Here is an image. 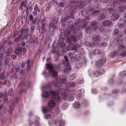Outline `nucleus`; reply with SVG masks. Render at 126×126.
Here are the masks:
<instances>
[{
    "instance_id": "nucleus-24",
    "label": "nucleus",
    "mask_w": 126,
    "mask_h": 126,
    "mask_svg": "<svg viewBox=\"0 0 126 126\" xmlns=\"http://www.w3.org/2000/svg\"><path fill=\"white\" fill-rule=\"evenodd\" d=\"M60 47H58V46H57L53 48V53H57L59 51L60 49Z\"/></svg>"
},
{
    "instance_id": "nucleus-25",
    "label": "nucleus",
    "mask_w": 126,
    "mask_h": 126,
    "mask_svg": "<svg viewBox=\"0 0 126 126\" xmlns=\"http://www.w3.org/2000/svg\"><path fill=\"white\" fill-rule=\"evenodd\" d=\"M76 83L72 82H67L66 83V85L69 87H74Z\"/></svg>"
},
{
    "instance_id": "nucleus-56",
    "label": "nucleus",
    "mask_w": 126,
    "mask_h": 126,
    "mask_svg": "<svg viewBox=\"0 0 126 126\" xmlns=\"http://www.w3.org/2000/svg\"><path fill=\"white\" fill-rule=\"evenodd\" d=\"M120 55L122 56H124L126 55V51L125 50L124 52H123L120 53Z\"/></svg>"
},
{
    "instance_id": "nucleus-54",
    "label": "nucleus",
    "mask_w": 126,
    "mask_h": 126,
    "mask_svg": "<svg viewBox=\"0 0 126 126\" xmlns=\"http://www.w3.org/2000/svg\"><path fill=\"white\" fill-rule=\"evenodd\" d=\"M59 4L62 7H64L65 6V4L62 1H61L59 3Z\"/></svg>"
},
{
    "instance_id": "nucleus-2",
    "label": "nucleus",
    "mask_w": 126,
    "mask_h": 126,
    "mask_svg": "<svg viewBox=\"0 0 126 126\" xmlns=\"http://www.w3.org/2000/svg\"><path fill=\"white\" fill-rule=\"evenodd\" d=\"M47 68L49 69L50 72V74L52 76V77H56L58 75V72L54 70V68L51 64L49 63L46 64Z\"/></svg>"
},
{
    "instance_id": "nucleus-32",
    "label": "nucleus",
    "mask_w": 126,
    "mask_h": 126,
    "mask_svg": "<svg viewBox=\"0 0 126 126\" xmlns=\"http://www.w3.org/2000/svg\"><path fill=\"white\" fill-rule=\"evenodd\" d=\"M119 31L118 29H114L113 32V33L115 35H116L119 33Z\"/></svg>"
},
{
    "instance_id": "nucleus-31",
    "label": "nucleus",
    "mask_w": 126,
    "mask_h": 126,
    "mask_svg": "<svg viewBox=\"0 0 126 126\" xmlns=\"http://www.w3.org/2000/svg\"><path fill=\"white\" fill-rule=\"evenodd\" d=\"M49 94V93H48L47 92H43L42 96L43 97L47 98L48 97Z\"/></svg>"
},
{
    "instance_id": "nucleus-14",
    "label": "nucleus",
    "mask_w": 126,
    "mask_h": 126,
    "mask_svg": "<svg viewBox=\"0 0 126 126\" xmlns=\"http://www.w3.org/2000/svg\"><path fill=\"white\" fill-rule=\"evenodd\" d=\"M85 29L87 33L90 34L92 32L93 30L94 29L93 27L90 26H87L85 27Z\"/></svg>"
},
{
    "instance_id": "nucleus-16",
    "label": "nucleus",
    "mask_w": 126,
    "mask_h": 126,
    "mask_svg": "<svg viewBox=\"0 0 126 126\" xmlns=\"http://www.w3.org/2000/svg\"><path fill=\"white\" fill-rule=\"evenodd\" d=\"M126 48L122 44H120L118 46L117 48V50L121 52V53L124 52L126 50Z\"/></svg>"
},
{
    "instance_id": "nucleus-44",
    "label": "nucleus",
    "mask_w": 126,
    "mask_h": 126,
    "mask_svg": "<svg viewBox=\"0 0 126 126\" xmlns=\"http://www.w3.org/2000/svg\"><path fill=\"white\" fill-rule=\"evenodd\" d=\"M60 81L61 83H65L66 84L67 82L66 81V79H61L60 80Z\"/></svg>"
},
{
    "instance_id": "nucleus-45",
    "label": "nucleus",
    "mask_w": 126,
    "mask_h": 126,
    "mask_svg": "<svg viewBox=\"0 0 126 126\" xmlns=\"http://www.w3.org/2000/svg\"><path fill=\"white\" fill-rule=\"evenodd\" d=\"M76 67L78 68H80L82 66V64L81 63H76Z\"/></svg>"
},
{
    "instance_id": "nucleus-64",
    "label": "nucleus",
    "mask_w": 126,
    "mask_h": 126,
    "mask_svg": "<svg viewBox=\"0 0 126 126\" xmlns=\"http://www.w3.org/2000/svg\"><path fill=\"white\" fill-rule=\"evenodd\" d=\"M13 60H14L16 59V56L14 55H12L11 56Z\"/></svg>"
},
{
    "instance_id": "nucleus-28",
    "label": "nucleus",
    "mask_w": 126,
    "mask_h": 126,
    "mask_svg": "<svg viewBox=\"0 0 126 126\" xmlns=\"http://www.w3.org/2000/svg\"><path fill=\"white\" fill-rule=\"evenodd\" d=\"M93 39H100V37L98 35H94L92 37Z\"/></svg>"
},
{
    "instance_id": "nucleus-20",
    "label": "nucleus",
    "mask_w": 126,
    "mask_h": 126,
    "mask_svg": "<svg viewBox=\"0 0 126 126\" xmlns=\"http://www.w3.org/2000/svg\"><path fill=\"white\" fill-rule=\"evenodd\" d=\"M74 45L73 44H70L67 47V48L68 50L71 51L74 50Z\"/></svg>"
},
{
    "instance_id": "nucleus-38",
    "label": "nucleus",
    "mask_w": 126,
    "mask_h": 126,
    "mask_svg": "<svg viewBox=\"0 0 126 126\" xmlns=\"http://www.w3.org/2000/svg\"><path fill=\"white\" fill-rule=\"evenodd\" d=\"M13 88H11L9 89L8 91V94L10 96H12L13 95Z\"/></svg>"
},
{
    "instance_id": "nucleus-10",
    "label": "nucleus",
    "mask_w": 126,
    "mask_h": 126,
    "mask_svg": "<svg viewBox=\"0 0 126 126\" xmlns=\"http://www.w3.org/2000/svg\"><path fill=\"white\" fill-rule=\"evenodd\" d=\"M106 14L104 13H102L99 14L98 18V19L99 20H102L107 18Z\"/></svg>"
},
{
    "instance_id": "nucleus-42",
    "label": "nucleus",
    "mask_w": 126,
    "mask_h": 126,
    "mask_svg": "<svg viewBox=\"0 0 126 126\" xmlns=\"http://www.w3.org/2000/svg\"><path fill=\"white\" fill-rule=\"evenodd\" d=\"M64 35H65L66 36H68L70 33V32L69 31H68L66 29V30H65V31L64 32Z\"/></svg>"
},
{
    "instance_id": "nucleus-13",
    "label": "nucleus",
    "mask_w": 126,
    "mask_h": 126,
    "mask_svg": "<svg viewBox=\"0 0 126 126\" xmlns=\"http://www.w3.org/2000/svg\"><path fill=\"white\" fill-rule=\"evenodd\" d=\"M56 105L55 100L53 99L49 100L48 103V106L50 108H53Z\"/></svg>"
},
{
    "instance_id": "nucleus-34",
    "label": "nucleus",
    "mask_w": 126,
    "mask_h": 126,
    "mask_svg": "<svg viewBox=\"0 0 126 126\" xmlns=\"http://www.w3.org/2000/svg\"><path fill=\"white\" fill-rule=\"evenodd\" d=\"M50 87L49 85H46L42 88V89L43 91L45 90V89L46 90L50 89Z\"/></svg>"
},
{
    "instance_id": "nucleus-58",
    "label": "nucleus",
    "mask_w": 126,
    "mask_h": 126,
    "mask_svg": "<svg viewBox=\"0 0 126 126\" xmlns=\"http://www.w3.org/2000/svg\"><path fill=\"white\" fill-rule=\"evenodd\" d=\"M94 75L95 77H97L99 75V72H95L94 73Z\"/></svg>"
},
{
    "instance_id": "nucleus-49",
    "label": "nucleus",
    "mask_w": 126,
    "mask_h": 126,
    "mask_svg": "<svg viewBox=\"0 0 126 126\" xmlns=\"http://www.w3.org/2000/svg\"><path fill=\"white\" fill-rule=\"evenodd\" d=\"M34 10L35 11L38 12H39L40 11V9L38 8L37 5H35V7L34 8Z\"/></svg>"
},
{
    "instance_id": "nucleus-30",
    "label": "nucleus",
    "mask_w": 126,
    "mask_h": 126,
    "mask_svg": "<svg viewBox=\"0 0 126 126\" xmlns=\"http://www.w3.org/2000/svg\"><path fill=\"white\" fill-rule=\"evenodd\" d=\"M82 21V20L80 21V19L78 18L75 20L74 23L75 24L77 25L79 23H81Z\"/></svg>"
},
{
    "instance_id": "nucleus-40",
    "label": "nucleus",
    "mask_w": 126,
    "mask_h": 126,
    "mask_svg": "<svg viewBox=\"0 0 126 126\" xmlns=\"http://www.w3.org/2000/svg\"><path fill=\"white\" fill-rule=\"evenodd\" d=\"M84 81L83 79H81L78 80V84H80L82 83Z\"/></svg>"
},
{
    "instance_id": "nucleus-3",
    "label": "nucleus",
    "mask_w": 126,
    "mask_h": 126,
    "mask_svg": "<svg viewBox=\"0 0 126 126\" xmlns=\"http://www.w3.org/2000/svg\"><path fill=\"white\" fill-rule=\"evenodd\" d=\"M106 59L104 57L99 58L96 61V65L97 67H100L106 62Z\"/></svg>"
},
{
    "instance_id": "nucleus-55",
    "label": "nucleus",
    "mask_w": 126,
    "mask_h": 126,
    "mask_svg": "<svg viewBox=\"0 0 126 126\" xmlns=\"http://www.w3.org/2000/svg\"><path fill=\"white\" fill-rule=\"evenodd\" d=\"M53 85L55 87H57L58 86V85L57 84V81H56V82L55 81H54L53 82Z\"/></svg>"
},
{
    "instance_id": "nucleus-37",
    "label": "nucleus",
    "mask_w": 126,
    "mask_h": 126,
    "mask_svg": "<svg viewBox=\"0 0 126 126\" xmlns=\"http://www.w3.org/2000/svg\"><path fill=\"white\" fill-rule=\"evenodd\" d=\"M34 26H32L31 28V31L30 32V35H31L34 31Z\"/></svg>"
},
{
    "instance_id": "nucleus-48",
    "label": "nucleus",
    "mask_w": 126,
    "mask_h": 126,
    "mask_svg": "<svg viewBox=\"0 0 126 126\" xmlns=\"http://www.w3.org/2000/svg\"><path fill=\"white\" fill-rule=\"evenodd\" d=\"M50 94L51 95H52L54 96L56 95L57 94V93H55L53 91H50Z\"/></svg>"
},
{
    "instance_id": "nucleus-11",
    "label": "nucleus",
    "mask_w": 126,
    "mask_h": 126,
    "mask_svg": "<svg viewBox=\"0 0 126 126\" xmlns=\"http://www.w3.org/2000/svg\"><path fill=\"white\" fill-rule=\"evenodd\" d=\"M94 30L97 32H100L104 30V28L102 26H100L94 27Z\"/></svg>"
},
{
    "instance_id": "nucleus-35",
    "label": "nucleus",
    "mask_w": 126,
    "mask_h": 126,
    "mask_svg": "<svg viewBox=\"0 0 126 126\" xmlns=\"http://www.w3.org/2000/svg\"><path fill=\"white\" fill-rule=\"evenodd\" d=\"M99 11L98 10H94L93 13V15L94 16H97L100 14Z\"/></svg>"
},
{
    "instance_id": "nucleus-36",
    "label": "nucleus",
    "mask_w": 126,
    "mask_h": 126,
    "mask_svg": "<svg viewBox=\"0 0 126 126\" xmlns=\"http://www.w3.org/2000/svg\"><path fill=\"white\" fill-rule=\"evenodd\" d=\"M45 23H42V26L41 28V29L43 33H45L46 32Z\"/></svg>"
},
{
    "instance_id": "nucleus-53",
    "label": "nucleus",
    "mask_w": 126,
    "mask_h": 126,
    "mask_svg": "<svg viewBox=\"0 0 126 126\" xmlns=\"http://www.w3.org/2000/svg\"><path fill=\"white\" fill-rule=\"evenodd\" d=\"M75 78V76L73 74V75L70 76V77L69 78L70 80H72Z\"/></svg>"
},
{
    "instance_id": "nucleus-62",
    "label": "nucleus",
    "mask_w": 126,
    "mask_h": 126,
    "mask_svg": "<svg viewBox=\"0 0 126 126\" xmlns=\"http://www.w3.org/2000/svg\"><path fill=\"white\" fill-rule=\"evenodd\" d=\"M64 124V122L63 121H62L60 122L59 123V125L60 126L63 125Z\"/></svg>"
},
{
    "instance_id": "nucleus-51",
    "label": "nucleus",
    "mask_w": 126,
    "mask_h": 126,
    "mask_svg": "<svg viewBox=\"0 0 126 126\" xmlns=\"http://www.w3.org/2000/svg\"><path fill=\"white\" fill-rule=\"evenodd\" d=\"M51 5H49L47 6L46 8V11H48L50 8L51 7Z\"/></svg>"
},
{
    "instance_id": "nucleus-21",
    "label": "nucleus",
    "mask_w": 126,
    "mask_h": 126,
    "mask_svg": "<svg viewBox=\"0 0 126 126\" xmlns=\"http://www.w3.org/2000/svg\"><path fill=\"white\" fill-rule=\"evenodd\" d=\"M97 24V23L96 21H93L91 22V26H90L93 27V29H94V27L96 26Z\"/></svg>"
},
{
    "instance_id": "nucleus-17",
    "label": "nucleus",
    "mask_w": 126,
    "mask_h": 126,
    "mask_svg": "<svg viewBox=\"0 0 126 126\" xmlns=\"http://www.w3.org/2000/svg\"><path fill=\"white\" fill-rule=\"evenodd\" d=\"M102 24L104 26L108 27L111 25L112 23L111 22L110 20H105L103 22Z\"/></svg>"
},
{
    "instance_id": "nucleus-47",
    "label": "nucleus",
    "mask_w": 126,
    "mask_h": 126,
    "mask_svg": "<svg viewBox=\"0 0 126 126\" xmlns=\"http://www.w3.org/2000/svg\"><path fill=\"white\" fill-rule=\"evenodd\" d=\"M74 50H76V51H77V50L78 49L80 48V47L78 45H77L76 46H75L74 45Z\"/></svg>"
},
{
    "instance_id": "nucleus-26",
    "label": "nucleus",
    "mask_w": 126,
    "mask_h": 126,
    "mask_svg": "<svg viewBox=\"0 0 126 126\" xmlns=\"http://www.w3.org/2000/svg\"><path fill=\"white\" fill-rule=\"evenodd\" d=\"M71 69V68L68 66H65L64 68V71L65 72H67Z\"/></svg>"
},
{
    "instance_id": "nucleus-5",
    "label": "nucleus",
    "mask_w": 126,
    "mask_h": 126,
    "mask_svg": "<svg viewBox=\"0 0 126 126\" xmlns=\"http://www.w3.org/2000/svg\"><path fill=\"white\" fill-rule=\"evenodd\" d=\"M73 23V22L72 20L70 21L69 24L70 25V29L69 30L70 32H72L74 33H76L78 31V29L76 27L74 26V25L71 24H72Z\"/></svg>"
},
{
    "instance_id": "nucleus-52",
    "label": "nucleus",
    "mask_w": 126,
    "mask_h": 126,
    "mask_svg": "<svg viewBox=\"0 0 126 126\" xmlns=\"http://www.w3.org/2000/svg\"><path fill=\"white\" fill-rule=\"evenodd\" d=\"M101 45L102 47H106L107 45V44L105 42L102 43L101 44Z\"/></svg>"
},
{
    "instance_id": "nucleus-8",
    "label": "nucleus",
    "mask_w": 126,
    "mask_h": 126,
    "mask_svg": "<svg viewBox=\"0 0 126 126\" xmlns=\"http://www.w3.org/2000/svg\"><path fill=\"white\" fill-rule=\"evenodd\" d=\"M29 30L28 28L27 27H25L24 28H22L20 32H21V34L18 37L19 38H21L24 33H27L29 32Z\"/></svg>"
},
{
    "instance_id": "nucleus-29",
    "label": "nucleus",
    "mask_w": 126,
    "mask_h": 126,
    "mask_svg": "<svg viewBox=\"0 0 126 126\" xmlns=\"http://www.w3.org/2000/svg\"><path fill=\"white\" fill-rule=\"evenodd\" d=\"M42 110L43 112L45 114L48 112L50 111L45 107H43V108Z\"/></svg>"
},
{
    "instance_id": "nucleus-19",
    "label": "nucleus",
    "mask_w": 126,
    "mask_h": 126,
    "mask_svg": "<svg viewBox=\"0 0 126 126\" xmlns=\"http://www.w3.org/2000/svg\"><path fill=\"white\" fill-rule=\"evenodd\" d=\"M58 43L57 44V46L58 47H62V48H64L65 47V44L63 42H61L59 41V40H58Z\"/></svg>"
},
{
    "instance_id": "nucleus-22",
    "label": "nucleus",
    "mask_w": 126,
    "mask_h": 126,
    "mask_svg": "<svg viewBox=\"0 0 126 126\" xmlns=\"http://www.w3.org/2000/svg\"><path fill=\"white\" fill-rule=\"evenodd\" d=\"M26 2L25 1L22 2L19 6V10L22 11L23 9V6H26Z\"/></svg>"
},
{
    "instance_id": "nucleus-1",
    "label": "nucleus",
    "mask_w": 126,
    "mask_h": 126,
    "mask_svg": "<svg viewBox=\"0 0 126 126\" xmlns=\"http://www.w3.org/2000/svg\"><path fill=\"white\" fill-rule=\"evenodd\" d=\"M126 0H113V3L116 5H119L118 9L120 11L124 10L126 8V6L125 5V2Z\"/></svg>"
},
{
    "instance_id": "nucleus-15",
    "label": "nucleus",
    "mask_w": 126,
    "mask_h": 126,
    "mask_svg": "<svg viewBox=\"0 0 126 126\" xmlns=\"http://www.w3.org/2000/svg\"><path fill=\"white\" fill-rule=\"evenodd\" d=\"M119 14L116 13L112 14L111 16V19L112 20H117L119 17Z\"/></svg>"
},
{
    "instance_id": "nucleus-18",
    "label": "nucleus",
    "mask_w": 126,
    "mask_h": 126,
    "mask_svg": "<svg viewBox=\"0 0 126 126\" xmlns=\"http://www.w3.org/2000/svg\"><path fill=\"white\" fill-rule=\"evenodd\" d=\"M58 43L57 44V46L58 47H62V48H64L65 47V44L63 42H61L59 41V40H58Z\"/></svg>"
},
{
    "instance_id": "nucleus-57",
    "label": "nucleus",
    "mask_w": 126,
    "mask_h": 126,
    "mask_svg": "<svg viewBox=\"0 0 126 126\" xmlns=\"http://www.w3.org/2000/svg\"><path fill=\"white\" fill-rule=\"evenodd\" d=\"M76 56V54L75 53H73L71 54V57L72 58H74Z\"/></svg>"
},
{
    "instance_id": "nucleus-41",
    "label": "nucleus",
    "mask_w": 126,
    "mask_h": 126,
    "mask_svg": "<svg viewBox=\"0 0 126 126\" xmlns=\"http://www.w3.org/2000/svg\"><path fill=\"white\" fill-rule=\"evenodd\" d=\"M4 64L5 66H8L9 65V61L8 59H6L5 60Z\"/></svg>"
},
{
    "instance_id": "nucleus-27",
    "label": "nucleus",
    "mask_w": 126,
    "mask_h": 126,
    "mask_svg": "<svg viewBox=\"0 0 126 126\" xmlns=\"http://www.w3.org/2000/svg\"><path fill=\"white\" fill-rule=\"evenodd\" d=\"M96 43V41L95 40H93V41H92V43L87 42V45L90 47H92L93 46L94 44H95Z\"/></svg>"
},
{
    "instance_id": "nucleus-39",
    "label": "nucleus",
    "mask_w": 126,
    "mask_h": 126,
    "mask_svg": "<svg viewBox=\"0 0 126 126\" xmlns=\"http://www.w3.org/2000/svg\"><path fill=\"white\" fill-rule=\"evenodd\" d=\"M124 26V24L122 23H119L118 27L119 28H122Z\"/></svg>"
},
{
    "instance_id": "nucleus-63",
    "label": "nucleus",
    "mask_w": 126,
    "mask_h": 126,
    "mask_svg": "<svg viewBox=\"0 0 126 126\" xmlns=\"http://www.w3.org/2000/svg\"><path fill=\"white\" fill-rule=\"evenodd\" d=\"M29 18L30 20H33V16L32 14H31L29 16Z\"/></svg>"
},
{
    "instance_id": "nucleus-46",
    "label": "nucleus",
    "mask_w": 126,
    "mask_h": 126,
    "mask_svg": "<svg viewBox=\"0 0 126 126\" xmlns=\"http://www.w3.org/2000/svg\"><path fill=\"white\" fill-rule=\"evenodd\" d=\"M51 115L49 114L45 115L44 117L45 119H49L51 118Z\"/></svg>"
},
{
    "instance_id": "nucleus-60",
    "label": "nucleus",
    "mask_w": 126,
    "mask_h": 126,
    "mask_svg": "<svg viewBox=\"0 0 126 126\" xmlns=\"http://www.w3.org/2000/svg\"><path fill=\"white\" fill-rule=\"evenodd\" d=\"M85 10L86 12L87 13H90V9H88L87 8H85Z\"/></svg>"
},
{
    "instance_id": "nucleus-23",
    "label": "nucleus",
    "mask_w": 126,
    "mask_h": 126,
    "mask_svg": "<svg viewBox=\"0 0 126 126\" xmlns=\"http://www.w3.org/2000/svg\"><path fill=\"white\" fill-rule=\"evenodd\" d=\"M117 54V52L112 51L110 53L109 55L110 57L112 58L115 57Z\"/></svg>"
},
{
    "instance_id": "nucleus-9",
    "label": "nucleus",
    "mask_w": 126,
    "mask_h": 126,
    "mask_svg": "<svg viewBox=\"0 0 126 126\" xmlns=\"http://www.w3.org/2000/svg\"><path fill=\"white\" fill-rule=\"evenodd\" d=\"M83 5V3L81 1H78L75 2L74 6L72 7V8L73 9L74 8L75 9H76L78 7H80L82 6Z\"/></svg>"
},
{
    "instance_id": "nucleus-12",
    "label": "nucleus",
    "mask_w": 126,
    "mask_h": 126,
    "mask_svg": "<svg viewBox=\"0 0 126 126\" xmlns=\"http://www.w3.org/2000/svg\"><path fill=\"white\" fill-rule=\"evenodd\" d=\"M114 4L111 5L110 7L108 8V11L109 14H111L114 13V12L115 11V7L114 5Z\"/></svg>"
},
{
    "instance_id": "nucleus-6",
    "label": "nucleus",
    "mask_w": 126,
    "mask_h": 126,
    "mask_svg": "<svg viewBox=\"0 0 126 126\" xmlns=\"http://www.w3.org/2000/svg\"><path fill=\"white\" fill-rule=\"evenodd\" d=\"M57 22V20L54 17H52L51 18V22L50 23L49 27L51 29L52 27L53 28V30H55L56 28V25Z\"/></svg>"
},
{
    "instance_id": "nucleus-7",
    "label": "nucleus",
    "mask_w": 126,
    "mask_h": 126,
    "mask_svg": "<svg viewBox=\"0 0 126 126\" xmlns=\"http://www.w3.org/2000/svg\"><path fill=\"white\" fill-rule=\"evenodd\" d=\"M92 53L95 55H97L101 57L103 55V52L101 50L98 49H94L92 52Z\"/></svg>"
},
{
    "instance_id": "nucleus-33",
    "label": "nucleus",
    "mask_w": 126,
    "mask_h": 126,
    "mask_svg": "<svg viewBox=\"0 0 126 126\" xmlns=\"http://www.w3.org/2000/svg\"><path fill=\"white\" fill-rule=\"evenodd\" d=\"M5 77L6 76L5 75V73L3 72V73H2L0 74V79H4Z\"/></svg>"
},
{
    "instance_id": "nucleus-43",
    "label": "nucleus",
    "mask_w": 126,
    "mask_h": 126,
    "mask_svg": "<svg viewBox=\"0 0 126 126\" xmlns=\"http://www.w3.org/2000/svg\"><path fill=\"white\" fill-rule=\"evenodd\" d=\"M74 105L75 107L77 108H79L80 107L79 104L77 102L75 103Z\"/></svg>"
},
{
    "instance_id": "nucleus-61",
    "label": "nucleus",
    "mask_w": 126,
    "mask_h": 126,
    "mask_svg": "<svg viewBox=\"0 0 126 126\" xmlns=\"http://www.w3.org/2000/svg\"><path fill=\"white\" fill-rule=\"evenodd\" d=\"M30 35V34L29 33H27L25 35H24V36L23 38L24 39H28V37L29 36V35Z\"/></svg>"
},
{
    "instance_id": "nucleus-50",
    "label": "nucleus",
    "mask_w": 126,
    "mask_h": 126,
    "mask_svg": "<svg viewBox=\"0 0 126 126\" xmlns=\"http://www.w3.org/2000/svg\"><path fill=\"white\" fill-rule=\"evenodd\" d=\"M30 62V60H27L25 62V63L28 64L27 66V67L29 68L30 67L29 63Z\"/></svg>"
},
{
    "instance_id": "nucleus-4",
    "label": "nucleus",
    "mask_w": 126,
    "mask_h": 126,
    "mask_svg": "<svg viewBox=\"0 0 126 126\" xmlns=\"http://www.w3.org/2000/svg\"><path fill=\"white\" fill-rule=\"evenodd\" d=\"M24 49V47L22 48L21 46L18 47L16 48L15 53L18 56L19 59L22 57V51Z\"/></svg>"
},
{
    "instance_id": "nucleus-59",
    "label": "nucleus",
    "mask_w": 126,
    "mask_h": 126,
    "mask_svg": "<svg viewBox=\"0 0 126 126\" xmlns=\"http://www.w3.org/2000/svg\"><path fill=\"white\" fill-rule=\"evenodd\" d=\"M71 39H76V37L74 34H72L71 35Z\"/></svg>"
}]
</instances>
